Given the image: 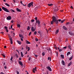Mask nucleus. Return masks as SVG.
I'll return each mask as SVG.
<instances>
[{
	"label": "nucleus",
	"mask_w": 74,
	"mask_h": 74,
	"mask_svg": "<svg viewBox=\"0 0 74 74\" xmlns=\"http://www.w3.org/2000/svg\"><path fill=\"white\" fill-rule=\"evenodd\" d=\"M12 26H13V25H12L11 26V29H12V30H14V29H12Z\"/></svg>",
	"instance_id": "f704fd0d"
},
{
	"label": "nucleus",
	"mask_w": 74,
	"mask_h": 74,
	"mask_svg": "<svg viewBox=\"0 0 74 74\" xmlns=\"http://www.w3.org/2000/svg\"><path fill=\"white\" fill-rule=\"evenodd\" d=\"M30 60H31V57H29L28 58V60H29V61H30Z\"/></svg>",
	"instance_id": "4c0bfd02"
},
{
	"label": "nucleus",
	"mask_w": 74,
	"mask_h": 74,
	"mask_svg": "<svg viewBox=\"0 0 74 74\" xmlns=\"http://www.w3.org/2000/svg\"><path fill=\"white\" fill-rule=\"evenodd\" d=\"M21 40L22 41H23V39L22 38H21Z\"/></svg>",
	"instance_id": "052dcab7"
},
{
	"label": "nucleus",
	"mask_w": 74,
	"mask_h": 74,
	"mask_svg": "<svg viewBox=\"0 0 74 74\" xmlns=\"http://www.w3.org/2000/svg\"><path fill=\"white\" fill-rule=\"evenodd\" d=\"M2 11V9H1V8H0V11Z\"/></svg>",
	"instance_id": "0e129e2a"
},
{
	"label": "nucleus",
	"mask_w": 74,
	"mask_h": 74,
	"mask_svg": "<svg viewBox=\"0 0 74 74\" xmlns=\"http://www.w3.org/2000/svg\"><path fill=\"white\" fill-rule=\"evenodd\" d=\"M19 60H22V58H19Z\"/></svg>",
	"instance_id": "680f3d73"
},
{
	"label": "nucleus",
	"mask_w": 74,
	"mask_h": 74,
	"mask_svg": "<svg viewBox=\"0 0 74 74\" xmlns=\"http://www.w3.org/2000/svg\"><path fill=\"white\" fill-rule=\"evenodd\" d=\"M38 27H41V24H38Z\"/></svg>",
	"instance_id": "ea45409f"
},
{
	"label": "nucleus",
	"mask_w": 74,
	"mask_h": 74,
	"mask_svg": "<svg viewBox=\"0 0 74 74\" xmlns=\"http://www.w3.org/2000/svg\"><path fill=\"white\" fill-rule=\"evenodd\" d=\"M1 34H4V32H1Z\"/></svg>",
	"instance_id": "338daca9"
},
{
	"label": "nucleus",
	"mask_w": 74,
	"mask_h": 74,
	"mask_svg": "<svg viewBox=\"0 0 74 74\" xmlns=\"http://www.w3.org/2000/svg\"><path fill=\"white\" fill-rule=\"evenodd\" d=\"M21 57H23V53H22V52H21Z\"/></svg>",
	"instance_id": "b1692460"
},
{
	"label": "nucleus",
	"mask_w": 74,
	"mask_h": 74,
	"mask_svg": "<svg viewBox=\"0 0 74 74\" xmlns=\"http://www.w3.org/2000/svg\"><path fill=\"white\" fill-rule=\"evenodd\" d=\"M35 19L36 20V23H37V21H38V20H37V17H36L35 18Z\"/></svg>",
	"instance_id": "a878e982"
},
{
	"label": "nucleus",
	"mask_w": 74,
	"mask_h": 74,
	"mask_svg": "<svg viewBox=\"0 0 74 74\" xmlns=\"http://www.w3.org/2000/svg\"><path fill=\"white\" fill-rule=\"evenodd\" d=\"M17 27H18L19 28L21 27V25L19 24H17Z\"/></svg>",
	"instance_id": "7c9ffc66"
},
{
	"label": "nucleus",
	"mask_w": 74,
	"mask_h": 74,
	"mask_svg": "<svg viewBox=\"0 0 74 74\" xmlns=\"http://www.w3.org/2000/svg\"><path fill=\"white\" fill-rule=\"evenodd\" d=\"M62 27L63 29H64V30H67V27H66V26H63Z\"/></svg>",
	"instance_id": "9b49d317"
},
{
	"label": "nucleus",
	"mask_w": 74,
	"mask_h": 74,
	"mask_svg": "<svg viewBox=\"0 0 74 74\" xmlns=\"http://www.w3.org/2000/svg\"><path fill=\"white\" fill-rule=\"evenodd\" d=\"M6 31L7 32V33H8V29H6Z\"/></svg>",
	"instance_id": "4d7b16f0"
},
{
	"label": "nucleus",
	"mask_w": 74,
	"mask_h": 74,
	"mask_svg": "<svg viewBox=\"0 0 74 74\" xmlns=\"http://www.w3.org/2000/svg\"><path fill=\"white\" fill-rule=\"evenodd\" d=\"M33 2H32L31 3H30L29 4H28L27 5V7L28 8H30V7H33Z\"/></svg>",
	"instance_id": "f03ea898"
},
{
	"label": "nucleus",
	"mask_w": 74,
	"mask_h": 74,
	"mask_svg": "<svg viewBox=\"0 0 74 74\" xmlns=\"http://www.w3.org/2000/svg\"><path fill=\"white\" fill-rule=\"evenodd\" d=\"M19 64L21 65V66H23V64H22V62H21V61H19Z\"/></svg>",
	"instance_id": "ddd939ff"
},
{
	"label": "nucleus",
	"mask_w": 74,
	"mask_h": 74,
	"mask_svg": "<svg viewBox=\"0 0 74 74\" xmlns=\"http://www.w3.org/2000/svg\"><path fill=\"white\" fill-rule=\"evenodd\" d=\"M59 29H58L57 30H56V34H58V33L59 32Z\"/></svg>",
	"instance_id": "a211bd4d"
},
{
	"label": "nucleus",
	"mask_w": 74,
	"mask_h": 74,
	"mask_svg": "<svg viewBox=\"0 0 74 74\" xmlns=\"http://www.w3.org/2000/svg\"><path fill=\"white\" fill-rule=\"evenodd\" d=\"M31 22H34V20L32 19V20H31Z\"/></svg>",
	"instance_id": "a18cd8bd"
},
{
	"label": "nucleus",
	"mask_w": 74,
	"mask_h": 74,
	"mask_svg": "<svg viewBox=\"0 0 74 74\" xmlns=\"http://www.w3.org/2000/svg\"><path fill=\"white\" fill-rule=\"evenodd\" d=\"M15 56L17 58H18V56L17 54H16Z\"/></svg>",
	"instance_id": "58836bf2"
},
{
	"label": "nucleus",
	"mask_w": 74,
	"mask_h": 74,
	"mask_svg": "<svg viewBox=\"0 0 74 74\" xmlns=\"http://www.w3.org/2000/svg\"><path fill=\"white\" fill-rule=\"evenodd\" d=\"M13 59V57L12 56H11V58H10V60L11 61H12V60Z\"/></svg>",
	"instance_id": "72a5a7b5"
},
{
	"label": "nucleus",
	"mask_w": 74,
	"mask_h": 74,
	"mask_svg": "<svg viewBox=\"0 0 74 74\" xmlns=\"http://www.w3.org/2000/svg\"><path fill=\"white\" fill-rule=\"evenodd\" d=\"M10 10L11 12H15V11L12 9H11Z\"/></svg>",
	"instance_id": "5701e85b"
},
{
	"label": "nucleus",
	"mask_w": 74,
	"mask_h": 74,
	"mask_svg": "<svg viewBox=\"0 0 74 74\" xmlns=\"http://www.w3.org/2000/svg\"><path fill=\"white\" fill-rule=\"evenodd\" d=\"M68 48H69V49H70V50H71V46L69 45L68 46Z\"/></svg>",
	"instance_id": "393cba45"
},
{
	"label": "nucleus",
	"mask_w": 74,
	"mask_h": 74,
	"mask_svg": "<svg viewBox=\"0 0 74 74\" xmlns=\"http://www.w3.org/2000/svg\"><path fill=\"white\" fill-rule=\"evenodd\" d=\"M35 40L36 41H38V39L37 38H36Z\"/></svg>",
	"instance_id": "de8ad7c7"
},
{
	"label": "nucleus",
	"mask_w": 74,
	"mask_h": 74,
	"mask_svg": "<svg viewBox=\"0 0 74 74\" xmlns=\"http://www.w3.org/2000/svg\"><path fill=\"white\" fill-rule=\"evenodd\" d=\"M13 1L14 3H15V0H13Z\"/></svg>",
	"instance_id": "774afa93"
},
{
	"label": "nucleus",
	"mask_w": 74,
	"mask_h": 74,
	"mask_svg": "<svg viewBox=\"0 0 74 74\" xmlns=\"http://www.w3.org/2000/svg\"><path fill=\"white\" fill-rule=\"evenodd\" d=\"M71 9H73V6H71Z\"/></svg>",
	"instance_id": "bf43d9fd"
},
{
	"label": "nucleus",
	"mask_w": 74,
	"mask_h": 74,
	"mask_svg": "<svg viewBox=\"0 0 74 74\" xmlns=\"http://www.w3.org/2000/svg\"><path fill=\"white\" fill-rule=\"evenodd\" d=\"M5 4L6 6H8V7H10V5L8 4V3H5Z\"/></svg>",
	"instance_id": "aec40b11"
},
{
	"label": "nucleus",
	"mask_w": 74,
	"mask_h": 74,
	"mask_svg": "<svg viewBox=\"0 0 74 74\" xmlns=\"http://www.w3.org/2000/svg\"><path fill=\"white\" fill-rule=\"evenodd\" d=\"M53 10L54 12H57V11H58L59 10L58 9V8L57 7H56V8H55V9H54Z\"/></svg>",
	"instance_id": "0eeeda50"
},
{
	"label": "nucleus",
	"mask_w": 74,
	"mask_h": 74,
	"mask_svg": "<svg viewBox=\"0 0 74 74\" xmlns=\"http://www.w3.org/2000/svg\"><path fill=\"white\" fill-rule=\"evenodd\" d=\"M4 69H7V66H5L4 67Z\"/></svg>",
	"instance_id": "8fccbe9b"
},
{
	"label": "nucleus",
	"mask_w": 74,
	"mask_h": 74,
	"mask_svg": "<svg viewBox=\"0 0 74 74\" xmlns=\"http://www.w3.org/2000/svg\"><path fill=\"white\" fill-rule=\"evenodd\" d=\"M63 48H64V49H66V48H67V47L65 46L64 47H63Z\"/></svg>",
	"instance_id": "864d4df0"
},
{
	"label": "nucleus",
	"mask_w": 74,
	"mask_h": 74,
	"mask_svg": "<svg viewBox=\"0 0 74 74\" xmlns=\"http://www.w3.org/2000/svg\"><path fill=\"white\" fill-rule=\"evenodd\" d=\"M37 69V67H35V68H33V69L32 71L33 73H35V71H37V70L36 69Z\"/></svg>",
	"instance_id": "423d86ee"
},
{
	"label": "nucleus",
	"mask_w": 74,
	"mask_h": 74,
	"mask_svg": "<svg viewBox=\"0 0 74 74\" xmlns=\"http://www.w3.org/2000/svg\"><path fill=\"white\" fill-rule=\"evenodd\" d=\"M49 52H51V49L49 48Z\"/></svg>",
	"instance_id": "603ef678"
},
{
	"label": "nucleus",
	"mask_w": 74,
	"mask_h": 74,
	"mask_svg": "<svg viewBox=\"0 0 74 74\" xmlns=\"http://www.w3.org/2000/svg\"><path fill=\"white\" fill-rule=\"evenodd\" d=\"M27 30H30V26H28L27 27Z\"/></svg>",
	"instance_id": "c85d7f7f"
},
{
	"label": "nucleus",
	"mask_w": 74,
	"mask_h": 74,
	"mask_svg": "<svg viewBox=\"0 0 74 74\" xmlns=\"http://www.w3.org/2000/svg\"><path fill=\"white\" fill-rule=\"evenodd\" d=\"M68 24H70V23L69 22H67L66 23V25H68Z\"/></svg>",
	"instance_id": "09e8293b"
},
{
	"label": "nucleus",
	"mask_w": 74,
	"mask_h": 74,
	"mask_svg": "<svg viewBox=\"0 0 74 74\" xmlns=\"http://www.w3.org/2000/svg\"><path fill=\"white\" fill-rule=\"evenodd\" d=\"M48 5L49 6H52V5H53V4L51 3L50 4H48Z\"/></svg>",
	"instance_id": "bb28decb"
},
{
	"label": "nucleus",
	"mask_w": 74,
	"mask_h": 74,
	"mask_svg": "<svg viewBox=\"0 0 74 74\" xmlns=\"http://www.w3.org/2000/svg\"><path fill=\"white\" fill-rule=\"evenodd\" d=\"M72 62H70V63H69L68 65V67H69V66H70L71 65V64H72Z\"/></svg>",
	"instance_id": "dca6fc26"
},
{
	"label": "nucleus",
	"mask_w": 74,
	"mask_h": 74,
	"mask_svg": "<svg viewBox=\"0 0 74 74\" xmlns=\"http://www.w3.org/2000/svg\"><path fill=\"white\" fill-rule=\"evenodd\" d=\"M34 34L35 35H36V34L37 33V32L36 31H35L34 32Z\"/></svg>",
	"instance_id": "a19ab883"
},
{
	"label": "nucleus",
	"mask_w": 74,
	"mask_h": 74,
	"mask_svg": "<svg viewBox=\"0 0 74 74\" xmlns=\"http://www.w3.org/2000/svg\"><path fill=\"white\" fill-rule=\"evenodd\" d=\"M2 9L4 10L6 12H10L9 10H8V9L7 8H4L3 7H2Z\"/></svg>",
	"instance_id": "7ed1b4c3"
},
{
	"label": "nucleus",
	"mask_w": 74,
	"mask_h": 74,
	"mask_svg": "<svg viewBox=\"0 0 74 74\" xmlns=\"http://www.w3.org/2000/svg\"><path fill=\"white\" fill-rule=\"evenodd\" d=\"M73 56H72L69 58V60H71L72 59H73Z\"/></svg>",
	"instance_id": "cd10ccee"
},
{
	"label": "nucleus",
	"mask_w": 74,
	"mask_h": 74,
	"mask_svg": "<svg viewBox=\"0 0 74 74\" xmlns=\"http://www.w3.org/2000/svg\"><path fill=\"white\" fill-rule=\"evenodd\" d=\"M46 69H47V70H48L49 71H52V69H51V68L50 67V66H47L46 67Z\"/></svg>",
	"instance_id": "39448f33"
},
{
	"label": "nucleus",
	"mask_w": 74,
	"mask_h": 74,
	"mask_svg": "<svg viewBox=\"0 0 74 74\" xmlns=\"http://www.w3.org/2000/svg\"><path fill=\"white\" fill-rule=\"evenodd\" d=\"M56 54L57 56H58V52H56Z\"/></svg>",
	"instance_id": "5fc2aeb1"
},
{
	"label": "nucleus",
	"mask_w": 74,
	"mask_h": 74,
	"mask_svg": "<svg viewBox=\"0 0 74 74\" xmlns=\"http://www.w3.org/2000/svg\"><path fill=\"white\" fill-rule=\"evenodd\" d=\"M19 36L20 37V38H24L23 36V35L21 34H19Z\"/></svg>",
	"instance_id": "4468645a"
},
{
	"label": "nucleus",
	"mask_w": 74,
	"mask_h": 74,
	"mask_svg": "<svg viewBox=\"0 0 74 74\" xmlns=\"http://www.w3.org/2000/svg\"><path fill=\"white\" fill-rule=\"evenodd\" d=\"M62 20L61 19H58V22H60V21H61Z\"/></svg>",
	"instance_id": "c03bdc74"
},
{
	"label": "nucleus",
	"mask_w": 74,
	"mask_h": 74,
	"mask_svg": "<svg viewBox=\"0 0 74 74\" xmlns=\"http://www.w3.org/2000/svg\"><path fill=\"white\" fill-rule=\"evenodd\" d=\"M37 23H38V25H40L41 24V23L40 22V21L39 20H38L37 21Z\"/></svg>",
	"instance_id": "412c9836"
},
{
	"label": "nucleus",
	"mask_w": 74,
	"mask_h": 74,
	"mask_svg": "<svg viewBox=\"0 0 74 74\" xmlns=\"http://www.w3.org/2000/svg\"><path fill=\"white\" fill-rule=\"evenodd\" d=\"M52 21H51V25H53V22L56 25H58V16L55 17L53 16L52 17Z\"/></svg>",
	"instance_id": "f257e3e1"
},
{
	"label": "nucleus",
	"mask_w": 74,
	"mask_h": 74,
	"mask_svg": "<svg viewBox=\"0 0 74 74\" xmlns=\"http://www.w3.org/2000/svg\"><path fill=\"white\" fill-rule=\"evenodd\" d=\"M69 33L71 36H74V34L70 31L69 32Z\"/></svg>",
	"instance_id": "9d476101"
},
{
	"label": "nucleus",
	"mask_w": 74,
	"mask_h": 74,
	"mask_svg": "<svg viewBox=\"0 0 74 74\" xmlns=\"http://www.w3.org/2000/svg\"><path fill=\"white\" fill-rule=\"evenodd\" d=\"M36 28L35 27L34 29V27H32L31 28V30L32 32H35L36 31Z\"/></svg>",
	"instance_id": "20e7f679"
},
{
	"label": "nucleus",
	"mask_w": 74,
	"mask_h": 74,
	"mask_svg": "<svg viewBox=\"0 0 74 74\" xmlns=\"http://www.w3.org/2000/svg\"><path fill=\"white\" fill-rule=\"evenodd\" d=\"M17 42H18V44H19L20 45V44H21L22 43L21 41L18 40H17Z\"/></svg>",
	"instance_id": "2eb2a0df"
},
{
	"label": "nucleus",
	"mask_w": 74,
	"mask_h": 74,
	"mask_svg": "<svg viewBox=\"0 0 74 74\" xmlns=\"http://www.w3.org/2000/svg\"><path fill=\"white\" fill-rule=\"evenodd\" d=\"M30 47H28V50L27 51H30Z\"/></svg>",
	"instance_id": "c9c22d12"
},
{
	"label": "nucleus",
	"mask_w": 74,
	"mask_h": 74,
	"mask_svg": "<svg viewBox=\"0 0 74 74\" xmlns=\"http://www.w3.org/2000/svg\"><path fill=\"white\" fill-rule=\"evenodd\" d=\"M5 62H4L3 63V66H5Z\"/></svg>",
	"instance_id": "e2e57ef3"
},
{
	"label": "nucleus",
	"mask_w": 74,
	"mask_h": 74,
	"mask_svg": "<svg viewBox=\"0 0 74 74\" xmlns=\"http://www.w3.org/2000/svg\"><path fill=\"white\" fill-rule=\"evenodd\" d=\"M20 3L22 5H24V4H23V3H22V1H20Z\"/></svg>",
	"instance_id": "79ce46f5"
},
{
	"label": "nucleus",
	"mask_w": 74,
	"mask_h": 74,
	"mask_svg": "<svg viewBox=\"0 0 74 74\" xmlns=\"http://www.w3.org/2000/svg\"><path fill=\"white\" fill-rule=\"evenodd\" d=\"M1 55L3 57V58H5V55L3 54H1Z\"/></svg>",
	"instance_id": "473e14b6"
},
{
	"label": "nucleus",
	"mask_w": 74,
	"mask_h": 74,
	"mask_svg": "<svg viewBox=\"0 0 74 74\" xmlns=\"http://www.w3.org/2000/svg\"><path fill=\"white\" fill-rule=\"evenodd\" d=\"M26 42L27 44H30V43L29 41H28V40H26Z\"/></svg>",
	"instance_id": "6ab92c4d"
},
{
	"label": "nucleus",
	"mask_w": 74,
	"mask_h": 74,
	"mask_svg": "<svg viewBox=\"0 0 74 74\" xmlns=\"http://www.w3.org/2000/svg\"><path fill=\"white\" fill-rule=\"evenodd\" d=\"M64 21V20H63L61 21V23H63Z\"/></svg>",
	"instance_id": "37998d69"
},
{
	"label": "nucleus",
	"mask_w": 74,
	"mask_h": 74,
	"mask_svg": "<svg viewBox=\"0 0 74 74\" xmlns=\"http://www.w3.org/2000/svg\"><path fill=\"white\" fill-rule=\"evenodd\" d=\"M31 34H32V32H30L29 34V36H30V35H31Z\"/></svg>",
	"instance_id": "49530a36"
},
{
	"label": "nucleus",
	"mask_w": 74,
	"mask_h": 74,
	"mask_svg": "<svg viewBox=\"0 0 74 74\" xmlns=\"http://www.w3.org/2000/svg\"><path fill=\"white\" fill-rule=\"evenodd\" d=\"M70 54V52H68L67 54V56H69V55Z\"/></svg>",
	"instance_id": "c756f323"
},
{
	"label": "nucleus",
	"mask_w": 74,
	"mask_h": 74,
	"mask_svg": "<svg viewBox=\"0 0 74 74\" xmlns=\"http://www.w3.org/2000/svg\"><path fill=\"white\" fill-rule=\"evenodd\" d=\"M42 55L43 56H44V55H45V53L43 52L42 53Z\"/></svg>",
	"instance_id": "e433bc0d"
},
{
	"label": "nucleus",
	"mask_w": 74,
	"mask_h": 74,
	"mask_svg": "<svg viewBox=\"0 0 74 74\" xmlns=\"http://www.w3.org/2000/svg\"><path fill=\"white\" fill-rule=\"evenodd\" d=\"M9 39L10 41V43L11 44H12V38H10Z\"/></svg>",
	"instance_id": "f8f14e48"
},
{
	"label": "nucleus",
	"mask_w": 74,
	"mask_h": 74,
	"mask_svg": "<svg viewBox=\"0 0 74 74\" xmlns=\"http://www.w3.org/2000/svg\"><path fill=\"white\" fill-rule=\"evenodd\" d=\"M4 48H7V46H4Z\"/></svg>",
	"instance_id": "69168bd1"
},
{
	"label": "nucleus",
	"mask_w": 74,
	"mask_h": 74,
	"mask_svg": "<svg viewBox=\"0 0 74 74\" xmlns=\"http://www.w3.org/2000/svg\"><path fill=\"white\" fill-rule=\"evenodd\" d=\"M17 74H19V72H18V71H17Z\"/></svg>",
	"instance_id": "6e6d98bb"
},
{
	"label": "nucleus",
	"mask_w": 74,
	"mask_h": 74,
	"mask_svg": "<svg viewBox=\"0 0 74 74\" xmlns=\"http://www.w3.org/2000/svg\"><path fill=\"white\" fill-rule=\"evenodd\" d=\"M8 28L6 26L5 27V29H7Z\"/></svg>",
	"instance_id": "13d9d810"
},
{
	"label": "nucleus",
	"mask_w": 74,
	"mask_h": 74,
	"mask_svg": "<svg viewBox=\"0 0 74 74\" xmlns=\"http://www.w3.org/2000/svg\"><path fill=\"white\" fill-rule=\"evenodd\" d=\"M59 52H61V51H62V49H59Z\"/></svg>",
	"instance_id": "3c124183"
},
{
	"label": "nucleus",
	"mask_w": 74,
	"mask_h": 74,
	"mask_svg": "<svg viewBox=\"0 0 74 74\" xmlns=\"http://www.w3.org/2000/svg\"><path fill=\"white\" fill-rule=\"evenodd\" d=\"M16 10L18 11V12H21V10L19 9L18 8H16Z\"/></svg>",
	"instance_id": "f3484780"
},
{
	"label": "nucleus",
	"mask_w": 74,
	"mask_h": 74,
	"mask_svg": "<svg viewBox=\"0 0 74 74\" xmlns=\"http://www.w3.org/2000/svg\"><path fill=\"white\" fill-rule=\"evenodd\" d=\"M60 56L62 58V59H64V55H61Z\"/></svg>",
	"instance_id": "4be33fe9"
},
{
	"label": "nucleus",
	"mask_w": 74,
	"mask_h": 74,
	"mask_svg": "<svg viewBox=\"0 0 74 74\" xmlns=\"http://www.w3.org/2000/svg\"><path fill=\"white\" fill-rule=\"evenodd\" d=\"M7 20H11V16H9L7 17Z\"/></svg>",
	"instance_id": "1a4fd4ad"
},
{
	"label": "nucleus",
	"mask_w": 74,
	"mask_h": 74,
	"mask_svg": "<svg viewBox=\"0 0 74 74\" xmlns=\"http://www.w3.org/2000/svg\"><path fill=\"white\" fill-rule=\"evenodd\" d=\"M48 60H49V59H50V61H51V58H50L49 57H48Z\"/></svg>",
	"instance_id": "2f4dec72"
},
{
	"label": "nucleus",
	"mask_w": 74,
	"mask_h": 74,
	"mask_svg": "<svg viewBox=\"0 0 74 74\" xmlns=\"http://www.w3.org/2000/svg\"><path fill=\"white\" fill-rule=\"evenodd\" d=\"M61 63L62 65H63V66H65V62H64V60H62L61 62Z\"/></svg>",
	"instance_id": "6e6552de"
}]
</instances>
